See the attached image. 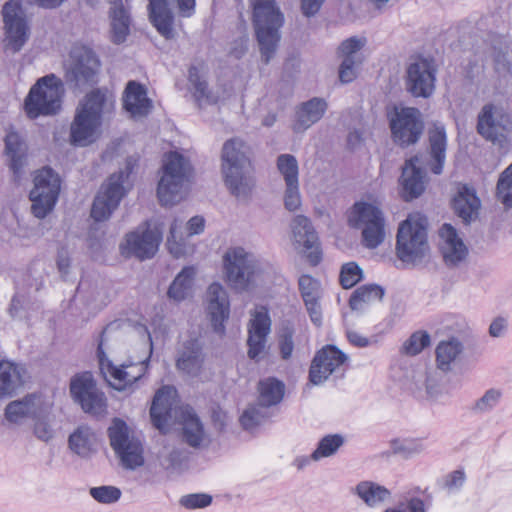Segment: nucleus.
I'll return each mask as SVG.
<instances>
[{"label":"nucleus","instance_id":"obj_1","mask_svg":"<svg viewBox=\"0 0 512 512\" xmlns=\"http://www.w3.org/2000/svg\"><path fill=\"white\" fill-rule=\"evenodd\" d=\"M251 147L241 138L224 142L221 153V172L225 186L239 201L247 202L255 188Z\"/></svg>","mask_w":512,"mask_h":512},{"label":"nucleus","instance_id":"obj_2","mask_svg":"<svg viewBox=\"0 0 512 512\" xmlns=\"http://www.w3.org/2000/svg\"><path fill=\"white\" fill-rule=\"evenodd\" d=\"M252 9V24L261 59L268 64L279 47L284 14L276 0H252Z\"/></svg>","mask_w":512,"mask_h":512},{"label":"nucleus","instance_id":"obj_3","mask_svg":"<svg viewBox=\"0 0 512 512\" xmlns=\"http://www.w3.org/2000/svg\"><path fill=\"white\" fill-rule=\"evenodd\" d=\"M113 108L107 93L94 89L87 93L79 103L70 126V141L76 146H87L95 140L96 133L102 125L105 111Z\"/></svg>","mask_w":512,"mask_h":512},{"label":"nucleus","instance_id":"obj_4","mask_svg":"<svg viewBox=\"0 0 512 512\" xmlns=\"http://www.w3.org/2000/svg\"><path fill=\"white\" fill-rule=\"evenodd\" d=\"M193 168L190 161L177 151L169 152L158 182L157 196L164 206L178 203L184 196L186 185L190 182Z\"/></svg>","mask_w":512,"mask_h":512},{"label":"nucleus","instance_id":"obj_5","mask_svg":"<svg viewBox=\"0 0 512 512\" xmlns=\"http://www.w3.org/2000/svg\"><path fill=\"white\" fill-rule=\"evenodd\" d=\"M64 87L55 74L39 78L30 88L24 101V110L30 119L39 116H52L61 109Z\"/></svg>","mask_w":512,"mask_h":512},{"label":"nucleus","instance_id":"obj_6","mask_svg":"<svg viewBox=\"0 0 512 512\" xmlns=\"http://www.w3.org/2000/svg\"><path fill=\"white\" fill-rule=\"evenodd\" d=\"M100 68L101 61L95 51L87 45L76 43L69 52L65 79L76 87L93 84L97 81Z\"/></svg>","mask_w":512,"mask_h":512},{"label":"nucleus","instance_id":"obj_7","mask_svg":"<svg viewBox=\"0 0 512 512\" xmlns=\"http://www.w3.org/2000/svg\"><path fill=\"white\" fill-rule=\"evenodd\" d=\"M60 189L61 180L50 167L37 171L29 193L31 212L36 218L43 219L54 209Z\"/></svg>","mask_w":512,"mask_h":512},{"label":"nucleus","instance_id":"obj_8","mask_svg":"<svg viewBox=\"0 0 512 512\" xmlns=\"http://www.w3.org/2000/svg\"><path fill=\"white\" fill-rule=\"evenodd\" d=\"M389 127L393 142L407 148L416 144L423 134L422 113L414 107H395L389 115Z\"/></svg>","mask_w":512,"mask_h":512},{"label":"nucleus","instance_id":"obj_9","mask_svg":"<svg viewBox=\"0 0 512 512\" xmlns=\"http://www.w3.org/2000/svg\"><path fill=\"white\" fill-rule=\"evenodd\" d=\"M107 433L110 445L124 468L134 470L144 464L142 444L129 435V428L124 420L114 418Z\"/></svg>","mask_w":512,"mask_h":512},{"label":"nucleus","instance_id":"obj_10","mask_svg":"<svg viewBox=\"0 0 512 512\" xmlns=\"http://www.w3.org/2000/svg\"><path fill=\"white\" fill-rule=\"evenodd\" d=\"M131 172L132 166L128 162L126 170L112 174L107 182L102 185L91 208V217L95 221L107 220L119 206L120 201L126 194L124 184Z\"/></svg>","mask_w":512,"mask_h":512},{"label":"nucleus","instance_id":"obj_11","mask_svg":"<svg viewBox=\"0 0 512 512\" xmlns=\"http://www.w3.org/2000/svg\"><path fill=\"white\" fill-rule=\"evenodd\" d=\"M397 256H424L428 249L426 219L409 215L399 224L396 236Z\"/></svg>","mask_w":512,"mask_h":512},{"label":"nucleus","instance_id":"obj_12","mask_svg":"<svg viewBox=\"0 0 512 512\" xmlns=\"http://www.w3.org/2000/svg\"><path fill=\"white\" fill-rule=\"evenodd\" d=\"M5 27V48L19 52L30 36V27L20 0L7 1L2 10Z\"/></svg>","mask_w":512,"mask_h":512},{"label":"nucleus","instance_id":"obj_13","mask_svg":"<svg viewBox=\"0 0 512 512\" xmlns=\"http://www.w3.org/2000/svg\"><path fill=\"white\" fill-rule=\"evenodd\" d=\"M436 73L432 59L412 58L406 69V90L414 97L429 98L435 90Z\"/></svg>","mask_w":512,"mask_h":512},{"label":"nucleus","instance_id":"obj_14","mask_svg":"<svg viewBox=\"0 0 512 512\" xmlns=\"http://www.w3.org/2000/svg\"><path fill=\"white\" fill-rule=\"evenodd\" d=\"M70 394L84 412L93 415L100 414L106 408V397L96 385L90 372L74 375L70 381Z\"/></svg>","mask_w":512,"mask_h":512},{"label":"nucleus","instance_id":"obj_15","mask_svg":"<svg viewBox=\"0 0 512 512\" xmlns=\"http://www.w3.org/2000/svg\"><path fill=\"white\" fill-rule=\"evenodd\" d=\"M161 242L162 232L145 221L125 235L119 248L123 256H154Z\"/></svg>","mask_w":512,"mask_h":512},{"label":"nucleus","instance_id":"obj_16","mask_svg":"<svg viewBox=\"0 0 512 512\" xmlns=\"http://www.w3.org/2000/svg\"><path fill=\"white\" fill-rule=\"evenodd\" d=\"M271 326L272 320L265 306L256 307L251 312V319L247 325V355L251 360L259 362L264 357Z\"/></svg>","mask_w":512,"mask_h":512},{"label":"nucleus","instance_id":"obj_17","mask_svg":"<svg viewBox=\"0 0 512 512\" xmlns=\"http://www.w3.org/2000/svg\"><path fill=\"white\" fill-rule=\"evenodd\" d=\"M105 331L106 329L101 333L97 347L99 367L104 376L109 374L110 377L118 382V386H115L116 389L123 390L144 376L148 369L150 355L144 360L140 361L137 366H135V368L138 370L137 374L132 373L131 371H127L128 368H133L131 364L124 363L119 367L115 366L113 362L108 359L103 348L105 342Z\"/></svg>","mask_w":512,"mask_h":512},{"label":"nucleus","instance_id":"obj_18","mask_svg":"<svg viewBox=\"0 0 512 512\" xmlns=\"http://www.w3.org/2000/svg\"><path fill=\"white\" fill-rule=\"evenodd\" d=\"M348 360V356L335 345H326L314 356L309 379L314 385L325 382L329 376Z\"/></svg>","mask_w":512,"mask_h":512},{"label":"nucleus","instance_id":"obj_19","mask_svg":"<svg viewBox=\"0 0 512 512\" xmlns=\"http://www.w3.org/2000/svg\"><path fill=\"white\" fill-rule=\"evenodd\" d=\"M206 310L213 331L224 334L225 321L230 316V300L226 289L218 282L209 285L206 291Z\"/></svg>","mask_w":512,"mask_h":512},{"label":"nucleus","instance_id":"obj_20","mask_svg":"<svg viewBox=\"0 0 512 512\" xmlns=\"http://www.w3.org/2000/svg\"><path fill=\"white\" fill-rule=\"evenodd\" d=\"M206 354L198 338L186 340L178 352L176 368L190 377H198L204 366Z\"/></svg>","mask_w":512,"mask_h":512},{"label":"nucleus","instance_id":"obj_21","mask_svg":"<svg viewBox=\"0 0 512 512\" xmlns=\"http://www.w3.org/2000/svg\"><path fill=\"white\" fill-rule=\"evenodd\" d=\"M448 146L446 128L443 123L436 122L428 129L429 167L432 173L440 175L446 161Z\"/></svg>","mask_w":512,"mask_h":512},{"label":"nucleus","instance_id":"obj_22","mask_svg":"<svg viewBox=\"0 0 512 512\" xmlns=\"http://www.w3.org/2000/svg\"><path fill=\"white\" fill-rule=\"evenodd\" d=\"M224 274L228 285L246 291L253 282L255 266L248 258H224Z\"/></svg>","mask_w":512,"mask_h":512},{"label":"nucleus","instance_id":"obj_23","mask_svg":"<svg viewBox=\"0 0 512 512\" xmlns=\"http://www.w3.org/2000/svg\"><path fill=\"white\" fill-rule=\"evenodd\" d=\"M179 418L182 442L194 449L201 448L207 440V434L194 409L190 406L180 407Z\"/></svg>","mask_w":512,"mask_h":512},{"label":"nucleus","instance_id":"obj_24","mask_svg":"<svg viewBox=\"0 0 512 512\" xmlns=\"http://www.w3.org/2000/svg\"><path fill=\"white\" fill-rule=\"evenodd\" d=\"M418 157H413L406 161L402 170L401 185L402 198L405 201H412L421 196L425 190L424 172L416 166Z\"/></svg>","mask_w":512,"mask_h":512},{"label":"nucleus","instance_id":"obj_25","mask_svg":"<svg viewBox=\"0 0 512 512\" xmlns=\"http://www.w3.org/2000/svg\"><path fill=\"white\" fill-rule=\"evenodd\" d=\"M175 391L170 386H163L156 393L150 408V417L153 425L163 431L172 419L173 411V393Z\"/></svg>","mask_w":512,"mask_h":512},{"label":"nucleus","instance_id":"obj_26","mask_svg":"<svg viewBox=\"0 0 512 512\" xmlns=\"http://www.w3.org/2000/svg\"><path fill=\"white\" fill-rule=\"evenodd\" d=\"M480 206L481 202L476 195L475 189L467 185H463L459 188L452 201L455 214L461 218L465 224L471 223L478 217Z\"/></svg>","mask_w":512,"mask_h":512},{"label":"nucleus","instance_id":"obj_27","mask_svg":"<svg viewBox=\"0 0 512 512\" xmlns=\"http://www.w3.org/2000/svg\"><path fill=\"white\" fill-rule=\"evenodd\" d=\"M327 110V102L318 97H314L302 103L296 111V120L293 130L301 133L318 122Z\"/></svg>","mask_w":512,"mask_h":512},{"label":"nucleus","instance_id":"obj_28","mask_svg":"<svg viewBox=\"0 0 512 512\" xmlns=\"http://www.w3.org/2000/svg\"><path fill=\"white\" fill-rule=\"evenodd\" d=\"M149 19L156 30L165 39H173L174 31V15L169 8L167 0H149Z\"/></svg>","mask_w":512,"mask_h":512},{"label":"nucleus","instance_id":"obj_29","mask_svg":"<svg viewBox=\"0 0 512 512\" xmlns=\"http://www.w3.org/2000/svg\"><path fill=\"white\" fill-rule=\"evenodd\" d=\"M5 154L9 158V168L13 172L14 181L18 182L26 163L27 146L21 136L14 131L7 133L5 139Z\"/></svg>","mask_w":512,"mask_h":512},{"label":"nucleus","instance_id":"obj_30","mask_svg":"<svg viewBox=\"0 0 512 512\" xmlns=\"http://www.w3.org/2000/svg\"><path fill=\"white\" fill-rule=\"evenodd\" d=\"M123 106L132 116H146L152 108L145 87L135 81H129L124 92Z\"/></svg>","mask_w":512,"mask_h":512},{"label":"nucleus","instance_id":"obj_31","mask_svg":"<svg viewBox=\"0 0 512 512\" xmlns=\"http://www.w3.org/2000/svg\"><path fill=\"white\" fill-rule=\"evenodd\" d=\"M293 238L296 243L303 246L307 250H313L309 256H318L319 251V238L310 221L304 215H297L291 223Z\"/></svg>","mask_w":512,"mask_h":512},{"label":"nucleus","instance_id":"obj_32","mask_svg":"<svg viewBox=\"0 0 512 512\" xmlns=\"http://www.w3.org/2000/svg\"><path fill=\"white\" fill-rule=\"evenodd\" d=\"M111 41L114 44H122L130 33V14L121 0L114 1L110 8Z\"/></svg>","mask_w":512,"mask_h":512},{"label":"nucleus","instance_id":"obj_33","mask_svg":"<svg viewBox=\"0 0 512 512\" xmlns=\"http://www.w3.org/2000/svg\"><path fill=\"white\" fill-rule=\"evenodd\" d=\"M368 507L375 508L391 499L392 493L385 486L373 481H361L353 489Z\"/></svg>","mask_w":512,"mask_h":512},{"label":"nucleus","instance_id":"obj_34","mask_svg":"<svg viewBox=\"0 0 512 512\" xmlns=\"http://www.w3.org/2000/svg\"><path fill=\"white\" fill-rule=\"evenodd\" d=\"M385 289L378 284H365L359 286L351 294L349 307L353 311L363 312L367 306L382 301Z\"/></svg>","mask_w":512,"mask_h":512},{"label":"nucleus","instance_id":"obj_35","mask_svg":"<svg viewBox=\"0 0 512 512\" xmlns=\"http://www.w3.org/2000/svg\"><path fill=\"white\" fill-rule=\"evenodd\" d=\"M382 222H385L383 212L376 205L367 202H356L353 205L349 217L352 227L361 228Z\"/></svg>","mask_w":512,"mask_h":512},{"label":"nucleus","instance_id":"obj_36","mask_svg":"<svg viewBox=\"0 0 512 512\" xmlns=\"http://www.w3.org/2000/svg\"><path fill=\"white\" fill-rule=\"evenodd\" d=\"M69 448L81 458H88L96 451V435L88 426H79L68 439Z\"/></svg>","mask_w":512,"mask_h":512},{"label":"nucleus","instance_id":"obj_37","mask_svg":"<svg viewBox=\"0 0 512 512\" xmlns=\"http://www.w3.org/2000/svg\"><path fill=\"white\" fill-rule=\"evenodd\" d=\"M463 349L462 342L454 337L439 342L435 350L437 367L444 372L450 371Z\"/></svg>","mask_w":512,"mask_h":512},{"label":"nucleus","instance_id":"obj_38","mask_svg":"<svg viewBox=\"0 0 512 512\" xmlns=\"http://www.w3.org/2000/svg\"><path fill=\"white\" fill-rule=\"evenodd\" d=\"M505 130L501 121L497 120L494 115V106L485 105L478 116L477 131L485 139L496 142Z\"/></svg>","mask_w":512,"mask_h":512},{"label":"nucleus","instance_id":"obj_39","mask_svg":"<svg viewBox=\"0 0 512 512\" xmlns=\"http://www.w3.org/2000/svg\"><path fill=\"white\" fill-rule=\"evenodd\" d=\"M22 384L21 368L10 361H0V397H11Z\"/></svg>","mask_w":512,"mask_h":512},{"label":"nucleus","instance_id":"obj_40","mask_svg":"<svg viewBox=\"0 0 512 512\" xmlns=\"http://www.w3.org/2000/svg\"><path fill=\"white\" fill-rule=\"evenodd\" d=\"M258 402L261 407H272L279 404L285 394V385L274 377H268L258 383Z\"/></svg>","mask_w":512,"mask_h":512},{"label":"nucleus","instance_id":"obj_41","mask_svg":"<svg viewBox=\"0 0 512 512\" xmlns=\"http://www.w3.org/2000/svg\"><path fill=\"white\" fill-rule=\"evenodd\" d=\"M188 80L194 88L193 96L199 106L214 105L219 101V96L209 90L208 83L200 75L199 69L196 66H191L188 70Z\"/></svg>","mask_w":512,"mask_h":512},{"label":"nucleus","instance_id":"obj_42","mask_svg":"<svg viewBox=\"0 0 512 512\" xmlns=\"http://www.w3.org/2000/svg\"><path fill=\"white\" fill-rule=\"evenodd\" d=\"M195 276L193 267H185L170 284L167 295L175 301L184 300L190 293Z\"/></svg>","mask_w":512,"mask_h":512},{"label":"nucleus","instance_id":"obj_43","mask_svg":"<svg viewBox=\"0 0 512 512\" xmlns=\"http://www.w3.org/2000/svg\"><path fill=\"white\" fill-rule=\"evenodd\" d=\"M35 399L34 395H27L22 400L9 403L5 409L6 419L12 423H19L24 417L33 415Z\"/></svg>","mask_w":512,"mask_h":512},{"label":"nucleus","instance_id":"obj_44","mask_svg":"<svg viewBox=\"0 0 512 512\" xmlns=\"http://www.w3.org/2000/svg\"><path fill=\"white\" fill-rule=\"evenodd\" d=\"M439 235L450 251V254L444 253L443 256H464L466 254L467 248L451 224L445 223L441 227Z\"/></svg>","mask_w":512,"mask_h":512},{"label":"nucleus","instance_id":"obj_45","mask_svg":"<svg viewBox=\"0 0 512 512\" xmlns=\"http://www.w3.org/2000/svg\"><path fill=\"white\" fill-rule=\"evenodd\" d=\"M390 446L393 454L404 459H411L425 450V445L421 439H394Z\"/></svg>","mask_w":512,"mask_h":512},{"label":"nucleus","instance_id":"obj_46","mask_svg":"<svg viewBox=\"0 0 512 512\" xmlns=\"http://www.w3.org/2000/svg\"><path fill=\"white\" fill-rule=\"evenodd\" d=\"M277 168L284 178L285 185L299 183V166L295 156L281 154L277 158Z\"/></svg>","mask_w":512,"mask_h":512},{"label":"nucleus","instance_id":"obj_47","mask_svg":"<svg viewBox=\"0 0 512 512\" xmlns=\"http://www.w3.org/2000/svg\"><path fill=\"white\" fill-rule=\"evenodd\" d=\"M496 197L506 209L512 208V163L499 176Z\"/></svg>","mask_w":512,"mask_h":512},{"label":"nucleus","instance_id":"obj_48","mask_svg":"<svg viewBox=\"0 0 512 512\" xmlns=\"http://www.w3.org/2000/svg\"><path fill=\"white\" fill-rule=\"evenodd\" d=\"M344 438L339 434H330L323 437L317 448L311 454V459L318 461L324 457H330L343 445Z\"/></svg>","mask_w":512,"mask_h":512},{"label":"nucleus","instance_id":"obj_49","mask_svg":"<svg viewBox=\"0 0 512 512\" xmlns=\"http://www.w3.org/2000/svg\"><path fill=\"white\" fill-rule=\"evenodd\" d=\"M431 339L428 332L419 330L410 335V337L402 345V353L415 356L430 345Z\"/></svg>","mask_w":512,"mask_h":512},{"label":"nucleus","instance_id":"obj_50","mask_svg":"<svg viewBox=\"0 0 512 512\" xmlns=\"http://www.w3.org/2000/svg\"><path fill=\"white\" fill-rule=\"evenodd\" d=\"M384 228L385 222L373 223V225L361 227L363 245L370 249L378 247L385 238Z\"/></svg>","mask_w":512,"mask_h":512},{"label":"nucleus","instance_id":"obj_51","mask_svg":"<svg viewBox=\"0 0 512 512\" xmlns=\"http://www.w3.org/2000/svg\"><path fill=\"white\" fill-rule=\"evenodd\" d=\"M90 496L101 504H113L119 501L122 496L121 490L116 486L102 485L91 487L89 489Z\"/></svg>","mask_w":512,"mask_h":512},{"label":"nucleus","instance_id":"obj_52","mask_svg":"<svg viewBox=\"0 0 512 512\" xmlns=\"http://www.w3.org/2000/svg\"><path fill=\"white\" fill-rule=\"evenodd\" d=\"M366 39L352 36L344 40L338 47V55L342 59L362 60L359 51L365 46Z\"/></svg>","mask_w":512,"mask_h":512},{"label":"nucleus","instance_id":"obj_53","mask_svg":"<svg viewBox=\"0 0 512 512\" xmlns=\"http://www.w3.org/2000/svg\"><path fill=\"white\" fill-rule=\"evenodd\" d=\"M363 277L361 267L356 262H348L341 268L339 280L344 289L352 288Z\"/></svg>","mask_w":512,"mask_h":512},{"label":"nucleus","instance_id":"obj_54","mask_svg":"<svg viewBox=\"0 0 512 512\" xmlns=\"http://www.w3.org/2000/svg\"><path fill=\"white\" fill-rule=\"evenodd\" d=\"M502 391L496 388L488 389L474 404L473 410L477 413H487L493 410L502 398Z\"/></svg>","mask_w":512,"mask_h":512},{"label":"nucleus","instance_id":"obj_55","mask_svg":"<svg viewBox=\"0 0 512 512\" xmlns=\"http://www.w3.org/2000/svg\"><path fill=\"white\" fill-rule=\"evenodd\" d=\"M186 461V451L178 447L172 448L166 455L160 457V464L167 471L180 470Z\"/></svg>","mask_w":512,"mask_h":512},{"label":"nucleus","instance_id":"obj_56","mask_svg":"<svg viewBox=\"0 0 512 512\" xmlns=\"http://www.w3.org/2000/svg\"><path fill=\"white\" fill-rule=\"evenodd\" d=\"M182 229V221L175 219L171 224L170 235L167 239L168 249L172 256H183L184 254L182 250V241L184 240Z\"/></svg>","mask_w":512,"mask_h":512},{"label":"nucleus","instance_id":"obj_57","mask_svg":"<svg viewBox=\"0 0 512 512\" xmlns=\"http://www.w3.org/2000/svg\"><path fill=\"white\" fill-rule=\"evenodd\" d=\"M263 408L264 407H261L258 403L244 411L240 417V423L245 430H251L264 421L265 415L262 413Z\"/></svg>","mask_w":512,"mask_h":512},{"label":"nucleus","instance_id":"obj_58","mask_svg":"<svg viewBox=\"0 0 512 512\" xmlns=\"http://www.w3.org/2000/svg\"><path fill=\"white\" fill-rule=\"evenodd\" d=\"M293 337L294 329L291 326L286 325L282 327L279 333L278 345L280 355L284 360H288L292 356L294 350Z\"/></svg>","mask_w":512,"mask_h":512},{"label":"nucleus","instance_id":"obj_59","mask_svg":"<svg viewBox=\"0 0 512 512\" xmlns=\"http://www.w3.org/2000/svg\"><path fill=\"white\" fill-rule=\"evenodd\" d=\"M299 290L304 300L319 298V283L310 275H302L298 281Z\"/></svg>","mask_w":512,"mask_h":512},{"label":"nucleus","instance_id":"obj_60","mask_svg":"<svg viewBox=\"0 0 512 512\" xmlns=\"http://www.w3.org/2000/svg\"><path fill=\"white\" fill-rule=\"evenodd\" d=\"M212 503V496L206 493H194L180 498V504L187 509L205 508Z\"/></svg>","mask_w":512,"mask_h":512},{"label":"nucleus","instance_id":"obj_61","mask_svg":"<svg viewBox=\"0 0 512 512\" xmlns=\"http://www.w3.org/2000/svg\"><path fill=\"white\" fill-rule=\"evenodd\" d=\"M362 60L342 59L339 66V80L343 84L351 83L357 77V69Z\"/></svg>","mask_w":512,"mask_h":512},{"label":"nucleus","instance_id":"obj_62","mask_svg":"<svg viewBox=\"0 0 512 512\" xmlns=\"http://www.w3.org/2000/svg\"><path fill=\"white\" fill-rule=\"evenodd\" d=\"M389 264L400 270L428 267L430 258H388Z\"/></svg>","mask_w":512,"mask_h":512},{"label":"nucleus","instance_id":"obj_63","mask_svg":"<svg viewBox=\"0 0 512 512\" xmlns=\"http://www.w3.org/2000/svg\"><path fill=\"white\" fill-rule=\"evenodd\" d=\"M30 309L27 297L24 294L16 293L11 300L9 313L13 318L23 319L28 317Z\"/></svg>","mask_w":512,"mask_h":512},{"label":"nucleus","instance_id":"obj_64","mask_svg":"<svg viewBox=\"0 0 512 512\" xmlns=\"http://www.w3.org/2000/svg\"><path fill=\"white\" fill-rule=\"evenodd\" d=\"M302 203L301 194L299 191V183L286 185L284 193V206L289 211H296L300 208Z\"/></svg>","mask_w":512,"mask_h":512}]
</instances>
